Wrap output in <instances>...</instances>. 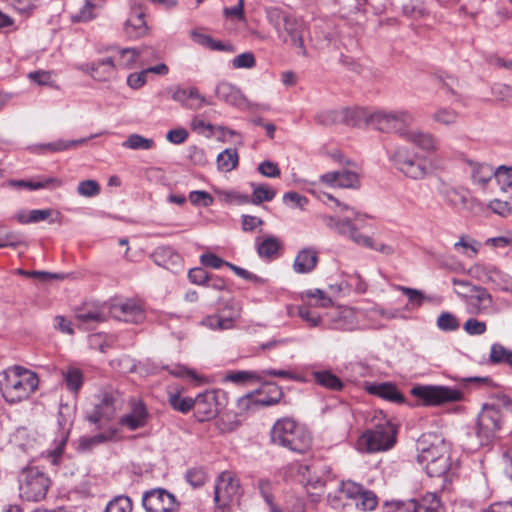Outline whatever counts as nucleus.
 Returning a JSON list of instances; mask_svg holds the SVG:
<instances>
[{"label":"nucleus","mask_w":512,"mask_h":512,"mask_svg":"<svg viewBox=\"0 0 512 512\" xmlns=\"http://www.w3.org/2000/svg\"><path fill=\"white\" fill-rule=\"evenodd\" d=\"M313 194L335 212L334 215L325 213L317 215L318 219H320L330 231L352 241L358 246L373 249L386 256L395 253V248L392 245L376 243L371 237L359 231L355 221L358 220L360 213L355 211L353 207L340 202L331 194L324 191L313 190Z\"/></svg>","instance_id":"1"},{"label":"nucleus","mask_w":512,"mask_h":512,"mask_svg":"<svg viewBox=\"0 0 512 512\" xmlns=\"http://www.w3.org/2000/svg\"><path fill=\"white\" fill-rule=\"evenodd\" d=\"M417 462L430 477H441L450 469V444L439 434L425 433L417 441Z\"/></svg>","instance_id":"2"},{"label":"nucleus","mask_w":512,"mask_h":512,"mask_svg":"<svg viewBox=\"0 0 512 512\" xmlns=\"http://www.w3.org/2000/svg\"><path fill=\"white\" fill-rule=\"evenodd\" d=\"M0 390L7 402L18 403L27 399L38 387V377L33 371L12 366L1 374Z\"/></svg>","instance_id":"3"},{"label":"nucleus","mask_w":512,"mask_h":512,"mask_svg":"<svg viewBox=\"0 0 512 512\" xmlns=\"http://www.w3.org/2000/svg\"><path fill=\"white\" fill-rule=\"evenodd\" d=\"M271 439L274 444L299 454L306 453L312 445L310 432L291 418L280 419L274 424Z\"/></svg>","instance_id":"4"},{"label":"nucleus","mask_w":512,"mask_h":512,"mask_svg":"<svg viewBox=\"0 0 512 512\" xmlns=\"http://www.w3.org/2000/svg\"><path fill=\"white\" fill-rule=\"evenodd\" d=\"M122 403V395L117 390L104 388L93 397L92 407L86 411L85 418L98 428H103L116 416Z\"/></svg>","instance_id":"5"},{"label":"nucleus","mask_w":512,"mask_h":512,"mask_svg":"<svg viewBox=\"0 0 512 512\" xmlns=\"http://www.w3.org/2000/svg\"><path fill=\"white\" fill-rule=\"evenodd\" d=\"M396 428L389 420H382L374 428L363 432L357 441V448L363 453L388 451L396 443Z\"/></svg>","instance_id":"6"},{"label":"nucleus","mask_w":512,"mask_h":512,"mask_svg":"<svg viewBox=\"0 0 512 512\" xmlns=\"http://www.w3.org/2000/svg\"><path fill=\"white\" fill-rule=\"evenodd\" d=\"M117 63L113 57L93 62L85 63L79 66V69L90 74L95 80L106 81L112 77L116 67L131 68L140 56V51L136 48L117 49Z\"/></svg>","instance_id":"7"},{"label":"nucleus","mask_w":512,"mask_h":512,"mask_svg":"<svg viewBox=\"0 0 512 512\" xmlns=\"http://www.w3.org/2000/svg\"><path fill=\"white\" fill-rule=\"evenodd\" d=\"M343 499L355 501L356 507L362 511H372L378 505V497L373 491L366 490L351 480L342 481L336 492L328 496V500L334 508L344 506Z\"/></svg>","instance_id":"8"},{"label":"nucleus","mask_w":512,"mask_h":512,"mask_svg":"<svg viewBox=\"0 0 512 512\" xmlns=\"http://www.w3.org/2000/svg\"><path fill=\"white\" fill-rule=\"evenodd\" d=\"M49 477L38 467H25L18 476L19 495L26 501H40L50 487Z\"/></svg>","instance_id":"9"},{"label":"nucleus","mask_w":512,"mask_h":512,"mask_svg":"<svg viewBox=\"0 0 512 512\" xmlns=\"http://www.w3.org/2000/svg\"><path fill=\"white\" fill-rule=\"evenodd\" d=\"M271 20L283 42L298 48V54L307 56L302 36V23L289 14L275 9L270 14Z\"/></svg>","instance_id":"10"},{"label":"nucleus","mask_w":512,"mask_h":512,"mask_svg":"<svg viewBox=\"0 0 512 512\" xmlns=\"http://www.w3.org/2000/svg\"><path fill=\"white\" fill-rule=\"evenodd\" d=\"M390 159L397 170L413 180L423 179L428 174L427 158L418 155L405 146L396 148Z\"/></svg>","instance_id":"11"},{"label":"nucleus","mask_w":512,"mask_h":512,"mask_svg":"<svg viewBox=\"0 0 512 512\" xmlns=\"http://www.w3.org/2000/svg\"><path fill=\"white\" fill-rule=\"evenodd\" d=\"M410 393L418 400V406H440L463 398L460 390L442 385H416Z\"/></svg>","instance_id":"12"},{"label":"nucleus","mask_w":512,"mask_h":512,"mask_svg":"<svg viewBox=\"0 0 512 512\" xmlns=\"http://www.w3.org/2000/svg\"><path fill=\"white\" fill-rule=\"evenodd\" d=\"M413 122L411 113L405 110L398 111H374L370 118V126L381 132L396 133L405 137Z\"/></svg>","instance_id":"13"},{"label":"nucleus","mask_w":512,"mask_h":512,"mask_svg":"<svg viewBox=\"0 0 512 512\" xmlns=\"http://www.w3.org/2000/svg\"><path fill=\"white\" fill-rule=\"evenodd\" d=\"M468 273L471 277L493 285L496 289L512 293V276L491 263H475Z\"/></svg>","instance_id":"14"},{"label":"nucleus","mask_w":512,"mask_h":512,"mask_svg":"<svg viewBox=\"0 0 512 512\" xmlns=\"http://www.w3.org/2000/svg\"><path fill=\"white\" fill-rule=\"evenodd\" d=\"M502 414L499 407L493 404L483 405L477 419L476 435L479 445L489 443L500 430Z\"/></svg>","instance_id":"15"},{"label":"nucleus","mask_w":512,"mask_h":512,"mask_svg":"<svg viewBox=\"0 0 512 512\" xmlns=\"http://www.w3.org/2000/svg\"><path fill=\"white\" fill-rule=\"evenodd\" d=\"M240 497V482L230 471H223L216 479L214 501L219 507H225Z\"/></svg>","instance_id":"16"},{"label":"nucleus","mask_w":512,"mask_h":512,"mask_svg":"<svg viewBox=\"0 0 512 512\" xmlns=\"http://www.w3.org/2000/svg\"><path fill=\"white\" fill-rule=\"evenodd\" d=\"M142 505L146 512H178L176 497L163 488L146 491L142 496Z\"/></svg>","instance_id":"17"},{"label":"nucleus","mask_w":512,"mask_h":512,"mask_svg":"<svg viewBox=\"0 0 512 512\" xmlns=\"http://www.w3.org/2000/svg\"><path fill=\"white\" fill-rule=\"evenodd\" d=\"M456 294L464 298L467 311L473 315H484L494 311V301L488 290L482 286L471 287V292L465 294L456 290Z\"/></svg>","instance_id":"18"},{"label":"nucleus","mask_w":512,"mask_h":512,"mask_svg":"<svg viewBox=\"0 0 512 512\" xmlns=\"http://www.w3.org/2000/svg\"><path fill=\"white\" fill-rule=\"evenodd\" d=\"M324 317L329 327L335 330L353 331L359 324L356 311L350 307H334Z\"/></svg>","instance_id":"19"},{"label":"nucleus","mask_w":512,"mask_h":512,"mask_svg":"<svg viewBox=\"0 0 512 512\" xmlns=\"http://www.w3.org/2000/svg\"><path fill=\"white\" fill-rule=\"evenodd\" d=\"M109 313L111 317L128 323H139L145 317L142 306L131 299L110 304Z\"/></svg>","instance_id":"20"},{"label":"nucleus","mask_w":512,"mask_h":512,"mask_svg":"<svg viewBox=\"0 0 512 512\" xmlns=\"http://www.w3.org/2000/svg\"><path fill=\"white\" fill-rule=\"evenodd\" d=\"M195 417L198 421L204 422L215 418L219 412L218 393L216 391H205L194 398Z\"/></svg>","instance_id":"21"},{"label":"nucleus","mask_w":512,"mask_h":512,"mask_svg":"<svg viewBox=\"0 0 512 512\" xmlns=\"http://www.w3.org/2000/svg\"><path fill=\"white\" fill-rule=\"evenodd\" d=\"M318 185L329 188H358L360 180L357 173L342 169L327 172L319 177Z\"/></svg>","instance_id":"22"},{"label":"nucleus","mask_w":512,"mask_h":512,"mask_svg":"<svg viewBox=\"0 0 512 512\" xmlns=\"http://www.w3.org/2000/svg\"><path fill=\"white\" fill-rule=\"evenodd\" d=\"M215 94L219 100L233 107L239 109H246L251 107L250 101L242 93L240 88L229 82H219L215 88Z\"/></svg>","instance_id":"23"},{"label":"nucleus","mask_w":512,"mask_h":512,"mask_svg":"<svg viewBox=\"0 0 512 512\" xmlns=\"http://www.w3.org/2000/svg\"><path fill=\"white\" fill-rule=\"evenodd\" d=\"M129 406L130 411L120 418V425L131 431L144 427L148 420V411L145 404L141 400L132 399Z\"/></svg>","instance_id":"24"},{"label":"nucleus","mask_w":512,"mask_h":512,"mask_svg":"<svg viewBox=\"0 0 512 512\" xmlns=\"http://www.w3.org/2000/svg\"><path fill=\"white\" fill-rule=\"evenodd\" d=\"M404 139L426 152H435L439 147V141L433 134L410 127Z\"/></svg>","instance_id":"25"},{"label":"nucleus","mask_w":512,"mask_h":512,"mask_svg":"<svg viewBox=\"0 0 512 512\" xmlns=\"http://www.w3.org/2000/svg\"><path fill=\"white\" fill-rule=\"evenodd\" d=\"M4 185L13 189H29V190H39L49 187H60L62 185V181L60 179L54 177H38L37 179L30 180H16L10 179Z\"/></svg>","instance_id":"26"},{"label":"nucleus","mask_w":512,"mask_h":512,"mask_svg":"<svg viewBox=\"0 0 512 512\" xmlns=\"http://www.w3.org/2000/svg\"><path fill=\"white\" fill-rule=\"evenodd\" d=\"M154 262L174 273L182 268V257L170 247H159L152 255Z\"/></svg>","instance_id":"27"},{"label":"nucleus","mask_w":512,"mask_h":512,"mask_svg":"<svg viewBox=\"0 0 512 512\" xmlns=\"http://www.w3.org/2000/svg\"><path fill=\"white\" fill-rule=\"evenodd\" d=\"M469 167V173L474 185L484 189L494 178V168L486 163L475 162L472 160L466 161Z\"/></svg>","instance_id":"28"},{"label":"nucleus","mask_w":512,"mask_h":512,"mask_svg":"<svg viewBox=\"0 0 512 512\" xmlns=\"http://www.w3.org/2000/svg\"><path fill=\"white\" fill-rule=\"evenodd\" d=\"M406 512H443V508L436 494L427 493L419 500H410Z\"/></svg>","instance_id":"29"},{"label":"nucleus","mask_w":512,"mask_h":512,"mask_svg":"<svg viewBox=\"0 0 512 512\" xmlns=\"http://www.w3.org/2000/svg\"><path fill=\"white\" fill-rule=\"evenodd\" d=\"M240 316V308L233 307L229 315L216 314L205 317L202 325L212 330H227L233 327L235 319Z\"/></svg>","instance_id":"30"},{"label":"nucleus","mask_w":512,"mask_h":512,"mask_svg":"<svg viewBox=\"0 0 512 512\" xmlns=\"http://www.w3.org/2000/svg\"><path fill=\"white\" fill-rule=\"evenodd\" d=\"M447 205L450 207L462 210L466 208L468 203L467 192L458 187L443 185L439 191Z\"/></svg>","instance_id":"31"},{"label":"nucleus","mask_w":512,"mask_h":512,"mask_svg":"<svg viewBox=\"0 0 512 512\" xmlns=\"http://www.w3.org/2000/svg\"><path fill=\"white\" fill-rule=\"evenodd\" d=\"M318 262V254L312 248H304L298 252L293 263L296 273L305 274L314 270Z\"/></svg>","instance_id":"32"},{"label":"nucleus","mask_w":512,"mask_h":512,"mask_svg":"<svg viewBox=\"0 0 512 512\" xmlns=\"http://www.w3.org/2000/svg\"><path fill=\"white\" fill-rule=\"evenodd\" d=\"M341 111L343 113V124L355 127L370 125V118L373 112L368 110L367 108H342Z\"/></svg>","instance_id":"33"},{"label":"nucleus","mask_w":512,"mask_h":512,"mask_svg":"<svg viewBox=\"0 0 512 512\" xmlns=\"http://www.w3.org/2000/svg\"><path fill=\"white\" fill-rule=\"evenodd\" d=\"M182 388L178 386H169L167 389V400L170 406L181 413H188L195 404L194 399L182 397Z\"/></svg>","instance_id":"34"},{"label":"nucleus","mask_w":512,"mask_h":512,"mask_svg":"<svg viewBox=\"0 0 512 512\" xmlns=\"http://www.w3.org/2000/svg\"><path fill=\"white\" fill-rule=\"evenodd\" d=\"M144 16L145 14L141 8L132 9L129 18L125 23V31L128 36L137 38L145 34L146 23Z\"/></svg>","instance_id":"35"},{"label":"nucleus","mask_w":512,"mask_h":512,"mask_svg":"<svg viewBox=\"0 0 512 512\" xmlns=\"http://www.w3.org/2000/svg\"><path fill=\"white\" fill-rule=\"evenodd\" d=\"M61 376L66 389L71 393H78L84 383V374L75 366H68L61 370Z\"/></svg>","instance_id":"36"},{"label":"nucleus","mask_w":512,"mask_h":512,"mask_svg":"<svg viewBox=\"0 0 512 512\" xmlns=\"http://www.w3.org/2000/svg\"><path fill=\"white\" fill-rule=\"evenodd\" d=\"M366 390L373 395L379 396L392 402H402L403 396L395 385L391 383L369 384Z\"/></svg>","instance_id":"37"},{"label":"nucleus","mask_w":512,"mask_h":512,"mask_svg":"<svg viewBox=\"0 0 512 512\" xmlns=\"http://www.w3.org/2000/svg\"><path fill=\"white\" fill-rule=\"evenodd\" d=\"M301 299L304 302L303 305L310 308H326L332 304V299L323 290L318 288L301 292Z\"/></svg>","instance_id":"38"},{"label":"nucleus","mask_w":512,"mask_h":512,"mask_svg":"<svg viewBox=\"0 0 512 512\" xmlns=\"http://www.w3.org/2000/svg\"><path fill=\"white\" fill-rule=\"evenodd\" d=\"M311 376L316 384L326 389L340 391L343 388L340 378L329 370L312 371Z\"/></svg>","instance_id":"39"},{"label":"nucleus","mask_w":512,"mask_h":512,"mask_svg":"<svg viewBox=\"0 0 512 512\" xmlns=\"http://www.w3.org/2000/svg\"><path fill=\"white\" fill-rule=\"evenodd\" d=\"M116 434L115 429H109L103 433H99L90 437H83L79 440L78 449L81 451H88L94 446L109 441L114 438Z\"/></svg>","instance_id":"40"},{"label":"nucleus","mask_w":512,"mask_h":512,"mask_svg":"<svg viewBox=\"0 0 512 512\" xmlns=\"http://www.w3.org/2000/svg\"><path fill=\"white\" fill-rule=\"evenodd\" d=\"M239 156L235 148H228L222 151L217 157L218 169L230 172L238 165Z\"/></svg>","instance_id":"41"},{"label":"nucleus","mask_w":512,"mask_h":512,"mask_svg":"<svg viewBox=\"0 0 512 512\" xmlns=\"http://www.w3.org/2000/svg\"><path fill=\"white\" fill-rule=\"evenodd\" d=\"M251 187V202L255 205H259L262 202H269L276 196V191L267 184L251 183Z\"/></svg>","instance_id":"42"},{"label":"nucleus","mask_w":512,"mask_h":512,"mask_svg":"<svg viewBox=\"0 0 512 512\" xmlns=\"http://www.w3.org/2000/svg\"><path fill=\"white\" fill-rule=\"evenodd\" d=\"M76 319L79 326L88 329L91 328V324L103 322L106 320V316L103 311L97 309L93 310H80L76 314Z\"/></svg>","instance_id":"43"},{"label":"nucleus","mask_w":512,"mask_h":512,"mask_svg":"<svg viewBox=\"0 0 512 512\" xmlns=\"http://www.w3.org/2000/svg\"><path fill=\"white\" fill-rule=\"evenodd\" d=\"M395 289L401 291L408 298L407 308L415 309L422 306L425 300H431L429 296H425L420 290L409 288L401 285H396Z\"/></svg>","instance_id":"44"},{"label":"nucleus","mask_w":512,"mask_h":512,"mask_svg":"<svg viewBox=\"0 0 512 512\" xmlns=\"http://www.w3.org/2000/svg\"><path fill=\"white\" fill-rule=\"evenodd\" d=\"M280 247V243L277 238L273 236H267L262 241L257 243V252L262 258L274 257Z\"/></svg>","instance_id":"45"},{"label":"nucleus","mask_w":512,"mask_h":512,"mask_svg":"<svg viewBox=\"0 0 512 512\" xmlns=\"http://www.w3.org/2000/svg\"><path fill=\"white\" fill-rule=\"evenodd\" d=\"M122 146L131 150H150L154 147V141L140 134H131L122 143Z\"/></svg>","instance_id":"46"},{"label":"nucleus","mask_w":512,"mask_h":512,"mask_svg":"<svg viewBox=\"0 0 512 512\" xmlns=\"http://www.w3.org/2000/svg\"><path fill=\"white\" fill-rule=\"evenodd\" d=\"M87 141L86 138L78 139V140H58L52 143L42 144L39 145V148L44 151H50V152H59V151H65L69 150L71 148H74L78 145L84 144Z\"/></svg>","instance_id":"47"},{"label":"nucleus","mask_w":512,"mask_h":512,"mask_svg":"<svg viewBox=\"0 0 512 512\" xmlns=\"http://www.w3.org/2000/svg\"><path fill=\"white\" fill-rule=\"evenodd\" d=\"M431 117L435 122L442 124V125L449 126V125H453L457 122L458 112L453 109H450V108L441 107V108H438L432 114Z\"/></svg>","instance_id":"48"},{"label":"nucleus","mask_w":512,"mask_h":512,"mask_svg":"<svg viewBox=\"0 0 512 512\" xmlns=\"http://www.w3.org/2000/svg\"><path fill=\"white\" fill-rule=\"evenodd\" d=\"M132 501L127 496H117L106 506L105 512H132Z\"/></svg>","instance_id":"49"},{"label":"nucleus","mask_w":512,"mask_h":512,"mask_svg":"<svg viewBox=\"0 0 512 512\" xmlns=\"http://www.w3.org/2000/svg\"><path fill=\"white\" fill-rule=\"evenodd\" d=\"M226 380L231 381L236 384L245 383L246 381L255 380V381H263L262 375L260 372L253 371H237L231 372L226 376Z\"/></svg>","instance_id":"50"},{"label":"nucleus","mask_w":512,"mask_h":512,"mask_svg":"<svg viewBox=\"0 0 512 512\" xmlns=\"http://www.w3.org/2000/svg\"><path fill=\"white\" fill-rule=\"evenodd\" d=\"M494 172V178L500 185L501 190L505 191L507 188L512 187V167L502 165L494 170Z\"/></svg>","instance_id":"51"},{"label":"nucleus","mask_w":512,"mask_h":512,"mask_svg":"<svg viewBox=\"0 0 512 512\" xmlns=\"http://www.w3.org/2000/svg\"><path fill=\"white\" fill-rule=\"evenodd\" d=\"M317 121L323 125L329 126L342 123L343 113L339 110H327L317 115Z\"/></svg>","instance_id":"52"},{"label":"nucleus","mask_w":512,"mask_h":512,"mask_svg":"<svg viewBox=\"0 0 512 512\" xmlns=\"http://www.w3.org/2000/svg\"><path fill=\"white\" fill-rule=\"evenodd\" d=\"M437 327L442 331H454L459 327V322L452 313L443 312L437 318Z\"/></svg>","instance_id":"53"},{"label":"nucleus","mask_w":512,"mask_h":512,"mask_svg":"<svg viewBox=\"0 0 512 512\" xmlns=\"http://www.w3.org/2000/svg\"><path fill=\"white\" fill-rule=\"evenodd\" d=\"M454 249L468 258H474L478 253L476 242L474 240L467 241L464 236L454 244Z\"/></svg>","instance_id":"54"},{"label":"nucleus","mask_w":512,"mask_h":512,"mask_svg":"<svg viewBox=\"0 0 512 512\" xmlns=\"http://www.w3.org/2000/svg\"><path fill=\"white\" fill-rule=\"evenodd\" d=\"M100 185L95 180H84L78 184L77 192L83 197H94L100 193Z\"/></svg>","instance_id":"55"},{"label":"nucleus","mask_w":512,"mask_h":512,"mask_svg":"<svg viewBox=\"0 0 512 512\" xmlns=\"http://www.w3.org/2000/svg\"><path fill=\"white\" fill-rule=\"evenodd\" d=\"M19 273L26 276V277H31V278H35L41 282H47V281H50V280H58V279H63L64 278V275L63 274H58V273H50V272H46V271H25V270H19Z\"/></svg>","instance_id":"56"},{"label":"nucleus","mask_w":512,"mask_h":512,"mask_svg":"<svg viewBox=\"0 0 512 512\" xmlns=\"http://www.w3.org/2000/svg\"><path fill=\"white\" fill-rule=\"evenodd\" d=\"M232 65L236 69H250L256 65V60L251 52H245L236 56L232 61Z\"/></svg>","instance_id":"57"},{"label":"nucleus","mask_w":512,"mask_h":512,"mask_svg":"<svg viewBox=\"0 0 512 512\" xmlns=\"http://www.w3.org/2000/svg\"><path fill=\"white\" fill-rule=\"evenodd\" d=\"M298 315L311 327H316L321 323L322 318L308 306H300L298 308Z\"/></svg>","instance_id":"58"},{"label":"nucleus","mask_w":512,"mask_h":512,"mask_svg":"<svg viewBox=\"0 0 512 512\" xmlns=\"http://www.w3.org/2000/svg\"><path fill=\"white\" fill-rule=\"evenodd\" d=\"M258 172L268 178H278L281 175V171L278 165L272 161H263L258 165Z\"/></svg>","instance_id":"59"},{"label":"nucleus","mask_w":512,"mask_h":512,"mask_svg":"<svg viewBox=\"0 0 512 512\" xmlns=\"http://www.w3.org/2000/svg\"><path fill=\"white\" fill-rule=\"evenodd\" d=\"M23 244V239L15 232L8 231L0 235V248L13 247L16 248Z\"/></svg>","instance_id":"60"},{"label":"nucleus","mask_w":512,"mask_h":512,"mask_svg":"<svg viewBox=\"0 0 512 512\" xmlns=\"http://www.w3.org/2000/svg\"><path fill=\"white\" fill-rule=\"evenodd\" d=\"M463 329L469 335H482L486 331V323L470 318L464 323Z\"/></svg>","instance_id":"61"},{"label":"nucleus","mask_w":512,"mask_h":512,"mask_svg":"<svg viewBox=\"0 0 512 512\" xmlns=\"http://www.w3.org/2000/svg\"><path fill=\"white\" fill-rule=\"evenodd\" d=\"M257 488L267 506L275 504L272 495V484L269 480L259 479L257 481Z\"/></svg>","instance_id":"62"},{"label":"nucleus","mask_w":512,"mask_h":512,"mask_svg":"<svg viewBox=\"0 0 512 512\" xmlns=\"http://www.w3.org/2000/svg\"><path fill=\"white\" fill-rule=\"evenodd\" d=\"M189 200L194 205L208 207L213 203V197L205 191H192Z\"/></svg>","instance_id":"63"},{"label":"nucleus","mask_w":512,"mask_h":512,"mask_svg":"<svg viewBox=\"0 0 512 512\" xmlns=\"http://www.w3.org/2000/svg\"><path fill=\"white\" fill-rule=\"evenodd\" d=\"M186 479L193 487H200L206 482L207 476L203 469L194 468L187 472Z\"/></svg>","instance_id":"64"}]
</instances>
